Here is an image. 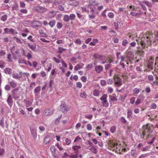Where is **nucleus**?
<instances>
[{"mask_svg":"<svg viewBox=\"0 0 158 158\" xmlns=\"http://www.w3.org/2000/svg\"><path fill=\"white\" fill-rule=\"evenodd\" d=\"M132 112L131 110L128 109L127 110V117L130 118L132 117Z\"/></svg>","mask_w":158,"mask_h":158,"instance_id":"obj_27","label":"nucleus"},{"mask_svg":"<svg viewBox=\"0 0 158 158\" xmlns=\"http://www.w3.org/2000/svg\"><path fill=\"white\" fill-rule=\"evenodd\" d=\"M99 94V91L98 90L95 89L93 91V94L95 96H98Z\"/></svg>","mask_w":158,"mask_h":158,"instance_id":"obj_41","label":"nucleus"},{"mask_svg":"<svg viewBox=\"0 0 158 158\" xmlns=\"http://www.w3.org/2000/svg\"><path fill=\"white\" fill-rule=\"evenodd\" d=\"M18 90L17 88L13 89L12 90L11 92L13 93L14 98L16 100H18L20 98L19 96L15 94V92Z\"/></svg>","mask_w":158,"mask_h":158,"instance_id":"obj_17","label":"nucleus"},{"mask_svg":"<svg viewBox=\"0 0 158 158\" xmlns=\"http://www.w3.org/2000/svg\"><path fill=\"white\" fill-rule=\"evenodd\" d=\"M69 17L70 20H73L75 19L76 16L74 14H71L70 15Z\"/></svg>","mask_w":158,"mask_h":158,"instance_id":"obj_60","label":"nucleus"},{"mask_svg":"<svg viewBox=\"0 0 158 158\" xmlns=\"http://www.w3.org/2000/svg\"><path fill=\"white\" fill-rule=\"evenodd\" d=\"M155 67L156 68H157L158 69V56H156V57Z\"/></svg>","mask_w":158,"mask_h":158,"instance_id":"obj_44","label":"nucleus"},{"mask_svg":"<svg viewBox=\"0 0 158 158\" xmlns=\"http://www.w3.org/2000/svg\"><path fill=\"white\" fill-rule=\"evenodd\" d=\"M66 50V49H64V48H63L61 47H59L58 48V52L59 53H62L64 51Z\"/></svg>","mask_w":158,"mask_h":158,"instance_id":"obj_62","label":"nucleus"},{"mask_svg":"<svg viewBox=\"0 0 158 158\" xmlns=\"http://www.w3.org/2000/svg\"><path fill=\"white\" fill-rule=\"evenodd\" d=\"M39 32L40 34L41 35L42 37H45L46 38L48 37L47 34L45 33L42 32V31H39Z\"/></svg>","mask_w":158,"mask_h":158,"instance_id":"obj_55","label":"nucleus"},{"mask_svg":"<svg viewBox=\"0 0 158 158\" xmlns=\"http://www.w3.org/2000/svg\"><path fill=\"white\" fill-rule=\"evenodd\" d=\"M70 107L67 105L64 102H61L60 106V110L63 113H66L70 110Z\"/></svg>","mask_w":158,"mask_h":158,"instance_id":"obj_5","label":"nucleus"},{"mask_svg":"<svg viewBox=\"0 0 158 158\" xmlns=\"http://www.w3.org/2000/svg\"><path fill=\"white\" fill-rule=\"evenodd\" d=\"M77 58L75 57H73L70 60L71 62H73V63H76L77 62Z\"/></svg>","mask_w":158,"mask_h":158,"instance_id":"obj_47","label":"nucleus"},{"mask_svg":"<svg viewBox=\"0 0 158 158\" xmlns=\"http://www.w3.org/2000/svg\"><path fill=\"white\" fill-rule=\"evenodd\" d=\"M71 143V140L70 138H66L65 139V144L69 145Z\"/></svg>","mask_w":158,"mask_h":158,"instance_id":"obj_35","label":"nucleus"},{"mask_svg":"<svg viewBox=\"0 0 158 158\" xmlns=\"http://www.w3.org/2000/svg\"><path fill=\"white\" fill-rule=\"evenodd\" d=\"M7 102L8 105L10 106H11L13 104V101L12 100V97L10 94L8 96L7 100Z\"/></svg>","mask_w":158,"mask_h":158,"instance_id":"obj_16","label":"nucleus"},{"mask_svg":"<svg viewBox=\"0 0 158 158\" xmlns=\"http://www.w3.org/2000/svg\"><path fill=\"white\" fill-rule=\"evenodd\" d=\"M84 64L82 63L77 64L74 67V69L76 70H78L79 69H81L82 68V67L84 66Z\"/></svg>","mask_w":158,"mask_h":158,"instance_id":"obj_22","label":"nucleus"},{"mask_svg":"<svg viewBox=\"0 0 158 158\" xmlns=\"http://www.w3.org/2000/svg\"><path fill=\"white\" fill-rule=\"evenodd\" d=\"M53 60L55 61V62L57 63H59L60 62L61 60L60 59H59L55 57L53 58Z\"/></svg>","mask_w":158,"mask_h":158,"instance_id":"obj_51","label":"nucleus"},{"mask_svg":"<svg viewBox=\"0 0 158 158\" xmlns=\"http://www.w3.org/2000/svg\"><path fill=\"white\" fill-rule=\"evenodd\" d=\"M72 149L75 151V155H78V154L79 153V150L81 149L80 146L74 145L72 147Z\"/></svg>","mask_w":158,"mask_h":158,"instance_id":"obj_15","label":"nucleus"},{"mask_svg":"<svg viewBox=\"0 0 158 158\" xmlns=\"http://www.w3.org/2000/svg\"><path fill=\"white\" fill-rule=\"evenodd\" d=\"M46 64H47V65L45 67V69L47 70L48 71H49L52 68V64L47 63Z\"/></svg>","mask_w":158,"mask_h":158,"instance_id":"obj_26","label":"nucleus"},{"mask_svg":"<svg viewBox=\"0 0 158 158\" xmlns=\"http://www.w3.org/2000/svg\"><path fill=\"white\" fill-rule=\"evenodd\" d=\"M80 96L82 98H86L87 97V95L86 93L84 92H82L80 94Z\"/></svg>","mask_w":158,"mask_h":158,"instance_id":"obj_57","label":"nucleus"},{"mask_svg":"<svg viewBox=\"0 0 158 158\" xmlns=\"http://www.w3.org/2000/svg\"><path fill=\"white\" fill-rule=\"evenodd\" d=\"M108 144L109 149L115 151L116 152H118L121 150V146L115 140H110L108 141ZM121 150L123 152H125L126 149L122 148Z\"/></svg>","mask_w":158,"mask_h":158,"instance_id":"obj_4","label":"nucleus"},{"mask_svg":"<svg viewBox=\"0 0 158 158\" xmlns=\"http://www.w3.org/2000/svg\"><path fill=\"white\" fill-rule=\"evenodd\" d=\"M7 58L8 59V61L9 62H12L13 61L12 58V56L10 54H8L7 55Z\"/></svg>","mask_w":158,"mask_h":158,"instance_id":"obj_54","label":"nucleus"},{"mask_svg":"<svg viewBox=\"0 0 158 158\" xmlns=\"http://www.w3.org/2000/svg\"><path fill=\"white\" fill-rule=\"evenodd\" d=\"M40 86H37L35 88L34 90V92L35 93H38L39 92L40 90Z\"/></svg>","mask_w":158,"mask_h":158,"instance_id":"obj_50","label":"nucleus"},{"mask_svg":"<svg viewBox=\"0 0 158 158\" xmlns=\"http://www.w3.org/2000/svg\"><path fill=\"white\" fill-rule=\"evenodd\" d=\"M32 25L35 27H39L41 26V23L39 21H33L32 22Z\"/></svg>","mask_w":158,"mask_h":158,"instance_id":"obj_19","label":"nucleus"},{"mask_svg":"<svg viewBox=\"0 0 158 158\" xmlns=\"http://www.w3.org/2000/svg\"><path fill=\"white\" fill-rule=\"evenodd\" d=\"M50 141V139L49 137H46L45 138L44 141V144H46Z\"/></svg>","mask_w":158,"mask_h":158,"instance_id":"obj_38","label":"nucleus"},{"mask_svg":"<svg viewBox=\"0 0 158 158\" xmlns=\"http://www.w3.org/2000/svg\"><path fill=\"white\" fill-rule=\"evenodd\" d=\"M79 4L78 1H76L75 0H73L71 1V3L70 4L72 6H77Z\"/></svg>","mask_w":158,"mask_h":158,"instance_id":"obj_29","label":"nucleus"},{"mask_svg":"<svg viewBox=\"0 0 158 158\" xmlns=\"http://www.w3.org/2000/svg\"><path fill=\"white\" fill-rule=\"evenodd\" d=\"M19 6L17 4L14 5L12 7V9L14 10H19Z\"/></svg>","mask_w":158,"mask_h":158,"instance_id":"obj_61","label":"nucleus"},{"mask_svg":"<svg viewBox=\"0 0 158 158\" xmlns=\"http://www.w3.org/2000/svg\"><path fill=\"white\" fill-rule=\"evenodd\" d=\"M54 82L53 79L52 78H51L50 79L49 81V86L50 88L52 87V85Z\"/></svg>","mask_w":158,"mask_h":158,"instance_id":"obj_59","label":"nucleus"},{"mask_svg":"<svg viewBox=\"0 0 158 158\" xmlns=\"http://www.w3.org/2000/svg\"><path fill=\"white\" fill-rule=\"evenodd\" d=\"M56 74V69H52L51 73V75L52 76H55V75Z\"/></svg>","mask_w":158,"mask_h":158,"instance_id":"obj_48","label":"nucleus"},{"mask_svg":"<svg viewBox=\"0 0 158 158\" xmlns=\"http://www.w3.org/2000/svg\"><path fill=\"white\" fill-rule=\"evenodd\" d=\"M30 129L32 136L34 138H36L37 136L36 128L35 127H31Z\"/></svg>","mask_w":158,"mask_h":158,"instance_id":"obj_12","label":"nucleus"},{"mask_svg":"<svg viewBox=\"0 0 158 158\" xmlns=\"http://www.w3.org/2000/svg\"><path fill=\"white\" fill-rule=\"evenodd\" d=\"M98 42V40L97 39H93V42H91L89 44V45L91 46H94L96 45V44Z\"/></svg>","mask_w":158,"mask_h":158,"instance_id":"obj_28","label":"nucleus"},{"mask_svg":"<svg viewBox=\"0 0 158 158\" xmlns=\"http://www.w3.org/2000/svg\"><path fill=\"white\" fill-rule=\"evenodd\" d=\"M5 73L8 74H10L12 72V69L9 68H6L5 69Z\"/></svg>","mask_w":158,"mask_h":158,"instance_id":"obj_34","label":"nucleus"},{"mask_svg":"<svg viewBox=\"0 0 158 158\" xmlns=\"http://www.w3.org/2000/svg\"><path fill=\"white\" fill-rule=\"evenodd\" d=\"M120 77L122 79H123V81H126L128 79V77L127 75H123Z\"/></svg>","mask_w":158,"mask_h":158,"instance_id":"obj_53","label":"nucleus"},{"mask_svg":"<svg viewBox=\"0 0 158 158\" xmlns=\"http://www.w3.org/2000/svg\"><path fill=\"white\" fill-rule=\"evenodd\" d=\"M24 56H26V57L27 58L28 60H29L31 59L32 58L31 52H30L27 53V55L26 54V55Z\"/></svg>","mask_w":158,"mask_h":158,"instance_id":"obj_36","label":"nucleus"},{"mask_svg":"<svg viewBox=\"0 0 158 158\" xmlns=\"http://www.w3.org/2000/svg\"><path fill=\"white\" fill-rule=\"evenodd\" d=\"M82 140V138L79 136H77L74 140L73 142L76 143L77 144L81 143Z\"/></svg>","mask_w":158,"mask_h":158,"instance_id":"obj_20","label":"nucleus"},{"mask_svg":"<svg viewBox=\"0 0 158 158\" xmlns=\"http://www.w3.org/2000/svg\"><path fill=\"white\" fill-rule=\"evenodd\" d=\"M143 128V131L141 135V137L144 139L145 136H146L145 139L147 140L148 143L149 144H152L155 139V137H152V133L153 131L152 127L151 124H147L145 125H144Z\"/></svg>","mask_w":158,"mask_h":158,"instance_id":"obj_1","label":"nucleus"},{"mask_svg":"<svg viewBox=\"0 0 158 158\" xmlns=\"http://www.w3.org/2000/svg\"><path fill=\"white\" fill-rule=\"evenodd\" d=\"M143 4H146L147 6L149 7H151L152 4L151 3L148 1H145L143 2Z\"/></svg>","mask_w":158,"mask_h":158,"instance_id":"obj_56","label":"nucleus"},{"mask_svg":"<svg viewBox=\"0 0 158 158\" xmlns=\"http://www.w3.org/2000/svg\"><path fill=\"white\" fill-rule=\"evenodd\" d=\"M110 97L111 100L112 101H116L117 98L115 94H113L111 96H110Z\"/></svg>","mask_w":158,"mask_h":158,"instance_id":"obj_42","label":"nucleus"},{"mask_svg":"<svg viewBox=\"0 0 158 158\" xmlns=\"http://www.w3.org/2000/svg\"><path fill=\"white\" fill-rule=\"evenodd\" d=\"M60 62L62 64V67L64 68H66L67 66V64L64 62V61L62 59L61 60V61Z\"/></svg>","mask_w":158,"mask_h":158,"instance_id":"obj_46","label":"nucleus"},{"mask_svg":"<svg viewBox=\"0 0 158 158\" xmlns=\"http://www.w3.org/2000/svg\"><path fill=\"white\" fill-rule=\"evenodd\" d=\"M7 16L6 15H4L2 16L1 19L3 21H6L7 19Z\"/></svg>","mask_w":158,"mask_h":158,"instance_id":"obj_43","label":"nucleus"},{"mask_svg":"<svg viewBox=\"0 0 158 158\" xmlns=\"http://www.w3.org/2000/svg\"><path fill=\"white\" fill-rule=\"evenodd\" d=\"M62 2V0H55L54 2V4L56 5H57L61 3Z\"/></svg>","mask_w":158,"mask_h":158,"instance_id":"obj_49","label":"nucleus"},{"mask_svg":"<svg viewBox=\"0 0 158 158\" xmlns=\"http://www.w3.org/2000/svg\"><path fill=\"white\" fill-rule=\"evenodd\" d=\"M12 77L15 79H19L22 77V73L20 72L19 73H13L12 74Z\"/></svg>","mask_w":158,"mask_h":158,"instance_id":"obj_13","label":"nucleus"},{"mask_svg":"<svg viewBox=\"0 0 158 158\" xmlns=\"http://www.w3.org/2000/svg\"><path fill=\"white\" fill-rule=\"evenodd\" d=\"M9 83L10 86L13 88L16 87L17 85V83L14 80H11L9 81Z\"/></svg>","mask_w":158,"mask_h":158,"instance_id":"obj_23","label":"nucleus"},{"mask_svg":"<svg viewBox=\"0 0 158 158\" xmlns=\"http://www.w3.org/2000/svg\"><path fill=\"white\" fill-rule=\"evenodd\" d=\"M152 33L151 31H147L143 36L140 38H139L135 39L137 42L138 44H140L143 48L147 47L151 44V43L152 41Z\"/></svg>","mask_w":158,"mask_h":158,"instance_id":"obj_2","label":"nucleus"},{"mask_svg":"<svg viewBox=\"0 0 158 158\" xmlns=\"http://www.w3.org/2000/svg\"><path fill=\"white\" fill-rule=\"evenodd\" d=\"M53 113V110L50 109H45L43 111V114L46 116H50Z\"/></svg>","mask_w":158,"mask_h":158,"instance_id":"obj_10","label":"nucleus"},{"mask_svg":"<svg viewBox=\"0 0 158 158\" xmlns=\"http://www.w3.org/2000/svg\"><path fill=\"white\" fill-rule=\"evenodd\" d=\"M154 60L152 57H150L148 61V67L150 69H152L153 68Z\"/></svg>","mask_w":158,"mask_h":158,"instance_id":"obj_14","label":"nucleus"},{"mask_svg":"<svg viewBox=\"0 0 158 158\" xmlns=\"http://www.w3.org/2000/svg\"><path fill=\"white\" fill-rule=\"evenodd\" d=\"M108 16L110 18H113L114 16V14L112 12H109L108 14Z\"/></svg>","mask_w":158,"mask_h":158,"instance_id":"obj_63","label":"nucleus"},{"mask_svg":"<svg viewBox=\"0 0 158 158\" xmlns=\"http://www.w3.org/2000/svg\"><path fill=\"white\" fill-rule=\"evenodd\" d=\"M116 127L114 126H112L110 129V131L112 133H114L116 131Z\"/></svg>","mask_w":158,"mask_h":158,"instance_id":"obj_31","label":"nucleus"},{"mask_svg":"<svg viewBox=\"0 0 158 158\" xmlns=\"http://www.w3.org/2000/svg\"><path fill=\"white\" fill-rule=\"evenodd\" d=\"M63 20L65 22H68L70 20L69 16L68 15H64L63 18Z\"/></svg>","mask_w":158,"mask_h":158,"instance_id":"obj_37","label":"nucleus"},{"mask_svg":"<svg viewBox=\"0 0 158 158\" xmlns=\"http://www.w3.org/2000/svg\"><path fill=\"white\" fill-rule=\"evenodd\" d=\"M120 52H117L116 53V56L118 60L120 59L121 61H127L130 60L127 55L121 56Z\"/></svg>","mask_w":158,"mask_h":158,"instance_id":"obj_6","label":"nucleus"},{"mask_svg":"<svg viewBox=\"0 0 158 158\" xmlns=\"http://www.w3.org/2000/svg\"><path fill=\"white\" fill-rule=\"evenodd\" d=\"M76 87L80 89L82 87V85L81 83L80 82H77L76 83Z\"/></svg>","mask_w":158,"mask_h":158,"instance_id":"obj_64","label":"nucleus"},{"mask_svg":"<svg viewBox=\"0 0 158 158\" xmlns=\"http://www.w3.org/2000/svg\"><path fill=\"white\" fill-rule=\"evenodd\" d=\"M134 11H132L130 12V14L131 16L136 17L140 15V13L135 12Z\"/></svg>","mask_w":158,"mask_h":158,"instance_id":"obj_40","label":"nucleus"},{"mask_svg":"<svg viewBox=\"0 0 158 158\" xmlns=\"http://www.w3.org/2000/svg\"><path fill=\"white\" fill-rule=\"evenodd\" d=\"M56 23V21L55 20H53L50 21L48 24L52 27H53L55 25Z\"/></svg>","mask_w":158,"mask_h":158,"instance_id":"obj_33","label":"nucleus"},{"mask_svg":"<svg viewBox=\"0 0 158 158\" xmlns=\"http://www.w3.org/2000/svg\"><path fill=\"white\" fill-rule=\"evenodd\" d=\"M6 53L4 51L1 50L0 51V58L3 57L6 55Z\"/></svg>","mask_w":158,"mask_h":158,"instance_id":"obj_58","label":"nucleus"},{"mask_svg":"<svg viewBox=\"0 0 158 158\" xmlns=\"http://www.w3.org/2000/svg\"><path fill=\"white\" fill-rule=\"evenodd\" d=\"M11 52L12 53L13 57L15 60L18 59L19 64H22L25 62L24 58L20 55L22 54L23 56L26 55V52L23 48L19 49L16 48L15 46L13 47L11 50Z\"/></svg>","mask_w":158,"mask_h":158,"instance_id":"obj_3","label":"nucleus"},{"mask_svg":"<svg viewBox=\"0 0 158 158\" xmlns=\"http://www.w3.org/2000/svg\"><path fill=\"white\" fill-rule=\"evenodd\" d=\"M89 150L95 154H96L97 153V149L94 146H91Z\"/></svg>","mask_w":158,"mask_h":158,"instance_id":"obj_30","label":"nucleus"},{"mask_svg":"<svg viewBox=\"0 0 158 158\" xmlns=\"http://www.w3.org/2000/svg\"><path fill=\"white\" fill-rule=\"evenodd\" d=\"M135 98L132 97L130 99V103L131 104L133 105L135 102Z\"/></svg>","mask_w":158,"mask_h":158,"instance_id":"obj_52","label":"nucleus"},{"mask_svg":"<svg viewBox=\"0 0 158 158\" xmlns=\"http://www.w3.org/2000/svg\"><path fill=\"white\" fill-rule=\"evenodd\" d=\"M114 84L116 86H121L122 84V81L121 78L119 76H114Z\"/></svg>","mask_w":158,"mask_h":158,"instance_id":"obj_7","label":"nucleus"},{"mask_svg":"<svg viewBox=\"0 0 158 158\" xmlns=\"http://www.w3.org/2000/svg\"><path fill=\"white\" fill-rule=\"evenodd\" d=\"M35 10L38 12L43 13L46 11V9L45 8L40 6H37L35 8Z\"/></svg>","mask_w":158,"mask_h":158,"instance_id":"obj_11","label":"nucleus"},{"mask_svg":"<svg viewBox=\"0 0 158 158\" xmlns=\"http://www.w3.org/2000/svg\"><path fill=\"white\" fill-rule=\"evenodd\" d=\"M27 45L32 50L34 51H35L36 48L35 45H31L29 43H27Z\"/></svg>","mask_w":158,"mask_h":158,"instance_id":"obj_24","label":"nucleus"},{"mask_svg":"<svg viewBox=\"0 0 158 158\" xmlns=\"http://www.w3.org/2000/svg\"><path fill=\"white\" fill-rule=\"evenodd\" d=\"M153 43L158 44V31L155 32V38L152 40Z\"/></svg>","mask_w":158,"mask_h":158,"instance_id":"obj_21","label":"nucleus"},{"mask_svg":"<svg viewBox=\"0 0 158 158\" xmlns=\"http://www.w3.org/2000/svg\"><path fill=\"white\" fill-rule=\"evenodd\" d=\"M102 106L103 107H107L109 106V103L107 99L101 102Z\"/></svg>","mask_w":158,"mask_h":158,"instance_id":"obj_25","label":"nucleus"},{"mask_svg":"<svg viewBox=\"0 0 158 158\" xmlns=\"http://www.w3.org/2000/svg\"><path fill=\"white\" fill-rule=\"evenodd\" d=\"M127 36L129 38V41H132L134 40L137 37V35L136 33L133 32H128L127 33Z\"/></svg>","mask_w":158,"mask_h":158,"instance_id":"obj_8","label":"nucleus"},{"mask_svg":"<svg viewBox=\"0 0 158 158\" xmlns=\"http://www.w3.org/2000/svg\"><path fill=\"white\" fill-rule=\"evenodd\" d=\"M50 150L52 154H55L56 151V148L54 146H51L50 148Z\"/></svg>","mask_w":158,"mask_h":158,"instance_id":"obj_39","label":"nucleus"},{"mask_svg":"<svg viewBox=\"0 0 158 158\" xmlns=\"http://www.w3.org/2000/svg\"><path fill=\"white\" fill-rule=\"evenodd\" d=\"M133 94H137L139 93V90L137 88H135L133 89Z\"/></svg>","mask_w":158,"mask_h":158,"instance_id":"obj_45","label":"nucleus"},{"mask_svg":"<svg viewBox=\"0 0 158 158\" xmlns=\"http://www.w3.org/2000/svg\"><path fill=\"white\" fill-rule=\"evenodd\" d=\"M103 68L101 65H97L95 66V70L97 73H100L103 70Z\"/></svg>","mask_w":158,"mask_h":158,"instance_id":"obj_18","label":"nucleus"},{"mask_svg":"<svg viewBox=\"0 0 158 158\" xmlns=\"http://www.w3.org/2000/svg\"><path fill=\"white\" fill-rule=\"evenodd\" d=\"M107 95L106 94H104L100 98V99L102 102L107 99Z\"/></svg>","mask_w":158,"mask_h":158,"instance_id":"obj_32","label":"nucleus"},{"mask_svg":"<svg viewBox=\"0 0 158 158\" xmlns=\"http://www.w3.org/2000/svg\"><path fill=\"white\" fill-rule=\"evenodd\" d=\"M5 33L7 34L13 33V34H18V32L14 30V29L12 28H6L4 29Z\"/></svg>","mask_w":158,"mask_h":158,"instance_id":"obj_9","label":"nucleus"}]
</instances>
